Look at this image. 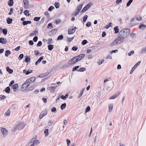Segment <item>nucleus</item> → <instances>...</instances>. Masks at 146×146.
Here are the masks:
<instances>
[{"label": "nucleus", "mask_w": 146, "mask_h": 146, "mask_svg": "<svg viewBox=\"0 0 146 146\" xmlns=\"http://www.w3.org/2000/svg\"><path fill=\"white\" fill-rule=\"evenodd\" d=\"M11 54V52L10 50H7L5 52V55L6 56L8 57Z\"/></svg>", "instance_id": "obj_30"}, {"label": "nucleus", "mask_w": 146, "mask_h": 146, "mask_svg": "<svg viewBox=\"0 0 146 146\" xmlns=\"http://www.w3.org/2000/svg\"><path fill=\"white\" fill-rule=\"evenodd\" d=\"M104 88L108 90H110L112 87L113 82L107 79L104 80Z\"/></svg>", "instance_id": "obj_2"}, {"label": "nucleus", "mask_w": 146, "mask_h": 146, "mask_svg": "<svg viewBox=\"0 0 146 146\" xmlns=\"http://www.w3.org/2000/svg\"><path fill=\"white\" fill-rule=\"evenodd\" d=\"M19 86L17 84H15L13 85L12 86V88L13 89V91L15 92L17 88H18Z\"/></svg>", "instance_id": "obj_18"}, {"label": "nucleus", "mask_w": 146, "mask_h": 146, "mask_svg": "<svg viewBox=\"0 0 146 146\" xmlns=\"http://www.w3.org/2000/svg\"><path fill=\"white\" fill-rule=\"evenodd\" d=\"M40 143V142L37 140H34L33 141V144H34V145H37L39 144Z\"/></svg>", "instance_id": "obj_32"}, {"label": "nucleus", "mask_w": 146, "mask_h": 146, "mask_svg": "<svg viewBox=\"0 0 146 146\" xmlns=\"http://www.w3.org/2000/svg\"><path fill=\"white\" fill-rule=\"evenodd\" d=\"M48 129H46L44 131V133H45V136H47L48 135Z\"/></svg>", "instance_id": "obj_41"}, {"label": "nucleus", "mask_w": 146, "mask_h": 146, "mask_svg": "<svg viewBox=\"0 0 146 146\" xmlns=\"http://www.w3.org/2000/svg\"><path fill=\"white\" fill-rule=\"evenodd\" d=\"M42 45V42L41 41H39L36 45L37 46H40Z\"/></svg>", "instance_id": "obj_56"}, {"label": "nucleus", "mask_w": 146, "mask_h": 146, "mask_svg": "<svg viewBox=\"0 0 146 146\" xmlns=\"http://www.w3.org/2000/svg\"><path fill=\"white\" fill-rule=\"evenodd\" d=\"M77 62V61H76L74 58L73 57L71 58L68 62V63L67 64H65V66L68 67L70 65L73 64H75Z\"/></svg>", "instance_id": "obj_5"}, {"label": "nucleus", "mask_w": 146, "mask_h": 146, "mask_svg": "<svg viewBox=\"0 0 146 146\" xmlns=\"http://www.w3.org/2000/svg\"><path fill=\"white\" fill-rule=\"evenodd\" d=\"M58 31V30L56 29H55L52 30L49 33L48 35L49 36H52L55 34Z\"/></svg>", "instance_id": "obj_9"}, {"label": "nucleus", "mask_w": 146, "mask_h": 146, "mask_svg": "<svg viewBox=\"0 0 146 146\" xmlns=\"http://www.w3.org/2000/svg\"><path fill=\"white\" fill-rule=\"evenodd\" d=\"M10 110H8L6 111L5 114L6 116H9L10 115Z\"/></svg>", "instance_id": "obj_36"}, {"label": "nucleus", "mask_w": 146, "mask_h": 146, "mask_svg": "<svg viewBox=\"0 0 146 146\" xmlns=\"http://www.w3.org/2000/svg\"><path fill=\"white\" fill-rule=\"evenodd\" d=\"M130 33V30L128 29H125L121 30L119 33V35L123 39L127 38Z\"/></svg>", "instance_id": "obj_1"}, {"label": "nucleus", "mask_w": 146, "mask_h": 146, "mask_svg": "<svg viewBox=\"0 0 146 146\" xmlns=\"http://www.w3.org/2000/svg\"><path fill=\"white\" fill-rule=\"evenodd\" d=\"M6 70L7 71L9 72V74H12L13 72V70L10 69L9 67H7L6 68Z\"/></svg>", "instance_id": "obj_25"}, {"label": "nucleus", "mask_w": 146, "mask_h": 146, "mask_svg": "<svg viewBox=\"0 0 146 146\" xmlns=\"http://www.w3.org/2000/svg\"><path fill=\"white\" fill-rule=\"evenodd\" d=\"M68 95H69L68 94H65V96L62 95L61 96H60L59 97L61 98L63 100H65L68 98Z\"/></svg>", "instance_id": "obj_19"}, {"label": "nucleus", "mask_w": 146, "mask_h": 146, "mask_svg": "<svg viewBox=\"0 0 146 146\" xmlns=\"http://www.w3.org/2000/svg\"><path fill=\"white\" fill-rule=\"evenodd\" d=\"M40 19L39 17H35L34 19V20L35 21H38Z\"/></svg>", "instance_id": "obj_55"}, {"label": "nucleus", "mask_w": 146, "mask_h": 146, "mask_svg": "<svg viewBox=\"0 0 146 146\" xmlns=\"http://www.w3.org/2000/svg\"><path fill=\"white\" fill-rule=\"evenodd\" d=\"M38 39V37L37 36H35L33 38V40L35 42H36L37 41Z\"/></svg>", "instance_id": "obj_59"}, {"label": "nucleus", "mask_w": 146, "mask_h": 146, "mask_svg": "<svg viewBox=\"0 0 146 146\" xmlns=\"http://www.w3.org/2000/svg\"><path fill=\"white\" fill-rule=\"evenodd\" d=\"M79 67V66H76L74 67L72 69V71L74 72V71H75Z\"/></svg>", "instance_id": "obj_54"}, {"label": "nucleus", "mask_w": 146, "mask_h": 146, "mask_svg": "<svg viewBox=\"0 0 146 146\" xmlns=\"http://www.w3.org/2000/svg\"><path fill=\"white\" fill-rule=\"evenodd\" d=\"M141 53L142 54H143L146 53V47L143 48L141 50Z\"/></svg>", "instance_id": "obj_38"}, {"label": "nucleus", "mask_w": 146, "mask_h": 146, "mask_svg": "<svg viewBox=\"0 0 146 146\" xmlns=\"http://www.w3.org/2000/svg\"><path fill=\"white\" fill-rule=\"evenodd\" d=\"M141 63V61H139L132 68L131 70L130 73V74H132L133 72L134 71L135 69L139 66Z\"/></svg>", "instance_id": "obj_12"}, {"label": "nucleus", "mask_w": 146, "mask_h": 146, "mask_svg": "<svg viewBox=\"0 0 146 146\" xmlns=\"http://www.w3.org/2000/svg\"><path fill=\"white\" fill-rule=\"evenodd\" d=\"M84 91V89H83L80 92V94L78 95V98H80L82 96L83 94V92Z\"/></svg>", "instance_id": "obj_49"}, {"label": "nucleus", "mask_w": 146, "mask_h": 146, "mask_svg": "<svg viewBox=\"0 0 146 146\" xmlns=\"http://www.w3.org/2000/svg\"><path fill=\"white\" fill-rule=\"evenodd\" d=\"M82 6L83 5L82 4H81L78 6L77 7V11L80 12L82 8Z\"/></svg>", "instance_id": "obj_28"}, {"label": "nucleus", "mask_w": 146, "mask_h": 146, "mask_svg": "<svg viewBox=\"0 0 146 146\" xmlns=\"http://www.w3.org/2000/svg\"><path fill=\"white\" fill-rule=\"evenodd\" d=\"M90 110V107L89 106H88L86 109V112H87L89 111Z\"/></svg>", "instance_id": "obj_62"}, {"label": "nucleus", "mask_w": 146, "mask_h": 146, "mask_svg": "<svg viewBox=\"0 0 146 146\" xmlns=\"http://www.w3.org/2000/svg\"><path fill=\"white\" fill-rule=\"evenodd\" d=\"M23 57H24V55L22 54H21L19 55V56L18 57V59L19 60H21L22 59H23Z\"/></svg>", "instance_id": "obj_48"}, {"label": "nucleus", "mask_w": 146, "mask_h": 146, "mask_svg": "<svg viewBox=\"0 0 146 146\" xmlns=\"http://www.w3.org/2000/svg\"><path fill=\"white\" fill-rule=\"evenodd\" d=\"M86 70V69L84 67H81L80 68L79 70H77V71L80 72H82Z\"/></svg>", "instance_id": "obj_35"}, {"label": "nucleus", "mask_w": 146, "mask_h": 146, "mask_svg": "<svg viewBox=\"0 0 146 146\" xmlns=\"http://www.w3.org/2000/svg\"><path fill=\"white\" fill-rule=\"evenodd\" d=\"M6 20L8 24H11L12 23L13 19L10 18H8Z\"/></svg>", "instance_id": "obj_26"}, {"label": "nucleus", "mask_w": 146, "mask_h": 146, "mask_svg": "<svg viewBox=\"0 0 146 146\" xmlns=\"http://www.w3.org/2000/svg\"><path fill=\"white\" fill-rule=\"evenodd\" d=\"M24 127V123L21 122H20L14 127L13 131H15L16 129L21 130L23 129Z\"/></svg>", "instance_id": "obj_4"}, {"label": "nucleus", "mask_w": 146, "mask_h": 146, "mask_svg": "<svg viewBox=\"0 0 146 146\" xmlns=\"http://www.w3.org/2000/svg\"><path fill=\"white\" fill-rule=\"evenodd\" d=\"M13 4V0H9L8 1V4L10 6H12Z\"/></svg>", "instance_id": "obj_34"}, {"label": "nucleus", "mask_w": 146, "mask_h": 146, "mask_svg": "<svg viewBox=\"0 0 146 146\" xmlns=\"http://www.w3.org/2000/svg\"><path fill=\"white\" fill-rule=\"evenodd\" d=\"M38 34V31L37 30H35L33 31L31 34L30 35V36H35L37 35Z\"/></svg>", "instance_id": "obj_16"}, {"label": "nucleus", "mask_w": 146, "mask_h": 146, "mask_svg": "<svg viewBox=\"0 0 146 146\" xmlns=\"http://www.w3.org/2000/svg\"><path fill=\"white\" fill-rule=\"evenodd\" d=\"M146 27V26L143 24L140 25L139 26L138 28L139 29L141 30H143Z\"/></svg>", "instance_id": "obj_24"}, {"label": "nucleus", "mask_w": 146, "mask_h": 146, "mask_svg": "<svg viewBox=\"0 0 146 146\" xmlns=\"http://www.w3.org/2000/svg\"><path fill=\"white\" fill-rule=\"evenodd\" d=\"M113 105L112 104H109V112L112 111L113 108Z\"/></svg>", "instance_id": "obj_21"}, {"label": "nucleus", "mask_w": 146, "mask_h": 146, "mask_svg": "<svg viewBox=\"0 0 146 146\" xmlns=\"http://www.w3.org/2000/svg\"><path fill=\"white\" fill-rule=\"evenodd\" d=\"M26 58H25V61L26 62H30L31 58H29L27 56H26Z\"/></svg>", "instance_id": "obj_39"}, {"label": "nucleus", "mask_w": 146, "mask_h": 146, "mask_svg": "<svg viewBox=\"0 0 146 146\" xmlns=\"http://www.w3.org/2000/svg\"><path fill=\"white\" fill-rule=\"evenodd\" d=\"M35 80V78L34 77H33L27 79L26 80L30 84V83L33 82Z\"/></svg>", "instance_id": "obj_14"}, {"label": "nucleus", "mask_w": 146, "mask_h": 146, "mask_svg": "<svg viewBox=\"0 0 146 146\" xmlns=\"http://www.w3.org/2000/svg\"><path fill=\"white\" fill-rule=\"evenodd\" d=\"M47 113V111L46 110L43 112L42 113H40L39 117L40 119H41L45 115H46Z\"/></svg>", "instance_id": "obj_15"}, {"label": "nucleus", "mask_w": 146, "mask_h": 146, "mask_svg": "<svg viewBox=\"0 0 146 146\" xmlns=\"http://www.w3.org/2000/svg\"><path fill=\"white\" fill-rule=\"evenodd\" d=\"M85 56V55L84 54H81L77 56H76L74 57L76 60L77 61V62L83 59Z\"/></svg>", "instance_id": "obj_8"}, {"label": "nucleus", "mask_w": 146, "mask_h": 146, "mask_svg": "<svg viewBox=\"0 0 146 146\" xmlns=\"http://www.w3.org/2000/svg\"><path fill=\"white\" fill-rule=\"evenodd\" d=\"M10 88L9 87H7L5 88V91L7 93H9L10 91Z\"/></svg>", "instance_id": "obj_40"}, {"label": "nucleus", "mask_w": 146, "mask_h": 146, "mask_svg": "<svg viewBox=\"0 0 146 146\" xmlns=\"http://www.w3.org/2000/svg\"><path fill=\"white\" fill-rule=\"evenodd\" d=\"M3 32L4 35H6L7 33V30L5 29H3Z\"/></svg>", "instance_id": "obj_51"}, {"label": "nucleus", "mask_w": 146, "mask_h": 146, "mask_svg": "<svg viewBox=\"0 0 146 146\" xmlns=\"http://www.w3.org/2000/svg\"><path fill=\"white\" fill-rule=\"evenodd\" d=\"M87 42V41L86 40H84L82 42V45H85Z\"/></svg>", "instance_id": "obj_57"}, {"label": "nucleus", "mask_w": 146, "mask_h": 146, "mask_svg": "<svg viewBox=\"0 0 146 146\" xmlns=\"http://www.w3.org/2000/svg\"><path fill=\"white\" fill-rule=\"evenodd\" d=\"M52 39H49L48 42V44H52Z\"/></svg>", "instance_id": "obj_63"}, {"label": "nucleus", "mask_w": 146, "mask_h": 146, "mask_svg": "<svg viewBox=\"0 0 146 146\" xmlns=\"http://www.w3.org/2000/svg\"><path fill=\"white\" fill-rule=\"evenodd\" d=\"M56 87L55 86H50L48 88V89L51 91H54Z\"/></svg>", "instance_id": "obj_29"}, {"label": "nucleus", "mask_w": 146, "mask_h": 146, "mask_svg": "<svg viewBox=\"0 0 146 146\" xmlns=\"http://www.w3.org/2000/svg\"><path fill=\"white\" fill-rule=\"evenodd\" d=\"M91 25V22H88L86 24V26L87 27H89Z\"/></svg>", "instance_id": "obj_64"}, {"label": "nucleus", "mask_w": 146, "mask_h": 146, "mask_svg": "<svg viewBox=\"0 0 146 146\" xmlns=\"http://www.w3.org/2000/svg\"><path fill=\"white\" fill-rule=\"evenodd\" d=\"M33 70H29L27 71L26 70H23V73L25 74L26 75H28L32 72Z\"/></svg>", "instance_id": "obj_17"}, {"label": "nucleus", "mask_w": 146, "mask_h": 146, "mask_svg": "<svg viewBox=\"0 0 146 146\" xmlns=\"http://www.w3.org/2000/svg\"><path fill=\"white\" fill-rule=\"evenodd\" d=\"M142 19V17L141 16H137V17H135V19L138 21H140L141 20V19Z\"/></svg>", "instance_id": "obj_50"}, {"label": "nucleus", "mask_w": 146, "mask_h": 146, "mask_svg": "<svg viewBox=\"0 0 146 146\" xmlns=\"http://www.w3.org/2000/svg\"><path fill=\"white\" fill-rule=\"evenodd\" d=\"M104 60H102L101 61L100 60L98 62V63L99 65H101L104 62Z\"/></svg>", "instance_id": "obj_53"}, {"label": "nucleus", "mask_w": 146, "mask_h": 146, "mask_svg": "<svg viewBox=\"0 0 146 146\" xmlns=\"http://www.w3.org/2000/svg\"><path fill=\"white\" fill-rule=\"evenodd\" d=\"M43 58L42 56L40 57L39 58L36 62L35 65H37L40 63L41 60H43Z\"/></svg>", "instance_id": "obj_20"}, {"label": "nucleus", "mask_w": 146, "mask_h": 146, "mask_svg": "<svg viewBox=\"0 0 146 146\" xmlns=\"http://www.w3.org/2000/svg\"><path fill=\"white\" fill-rule=\"evenodd\" d=\"M54 8V7L53 6H51L48 9V10L50 11H51Z\"/></svg>", "instance_id": "obj_60"}, {"label": "nucleus", "mask_w": 146, "mask_h": 146, "mask_svg": "<svg viewBox=\"0 0 146 146\" xmlns=\"http://www.w3.org/2000/svg\"><path fill=\"white\" fill-rule=\"evenodd\" d=\"M54 6L56 8L58 9L59 7V4L58 2H56L54 4Z\"/></svg>", "instance_id": "obj_43"}, {"label": "nucleus", "mask_w": 146, "mask_h": 146, "mask_svg": "<svg viewBox=\"0 0 146 146\" xmlns=\"http://www.w3.org/2000/svg\"><path fill=\"white\" fill-rule=\"evenodd\" d=\"M133 0H129L127 3L126 6L127 7L129 6L130 4L132 3Z\"/></svg>", "instance_id": "obj_47"}, {"label": "nucleus", "mask_w": 146, "mask_h": 146, "mask_svg": "<svg viewBox=\"0 0 146 146\" xmlns=\"http://www.w3.org/2000/svg\"><path fill=\"white\" fill-rule=\"evenodd\" d=\"M74 38V37H73L70 38H68L67 39V41L68 42H70L72 41L73 40Z\"/></svg>", "instance_id": "obj_58"}, {"label": "nucleus", "mask_w": 146, "mask_h": 146, "mask_svg": "<svg viewBox=\"0 0 146 146\" xmlns=\"http://www.w3.org/2000/svg\"><path fill=\"white\" fill-rule=\"evenodd\" d=\"M1 43L3 44H5L7 42V40L4 38H1Z\"/></svg>", "instance_id": "obj_23"}, {"label": "nucleus", "mask_w": 146, "mask_h": 146, "mask_svg": "<svg viewBox=\"0 0 146 146\" xmlns=\"http://www.w3.org/2000/svg\"><path fill=\"white\" fill-rule=\"evenodd\" d=\"M29 11L28 10H25L24 12V14L26 15H27V16H29L30 15V14H28V15L27 14V13H29Z\"/></svg>", "instance_id": "obj_44"}, {"label": "nucleus", "mask_w": 146, "mask_h": 146, "mask_svg": "<svg viewBox=\"0 0 146 146\" xmlns=\"http://www.w3.org/2000/svg\"><path fill=\"white\" fill-rule=\"evenodd\" d=\"M88 16L87 15H85L84 17L83 18V21L84 22H85L86 21L88 18Z\"/></svg>", "instance_id": "obj_52"}, {"label": "nucleus", "mask_w": 146, "mask_h": 146, "mask_svg": "<svg viewBox=\"0 0 146 146\" xmlns=\"http://www.w3.org/2000/svg\"><path fill=\"white\" fill-rule=\"evenodd\" d=\"M31 23V21H25L23 23V24L24 25H25L28 24H30Z\"/></svg>", "instance_id": "obj_31"}, {"label": "nucleus", "mask_w": 146, "mask_h": 146, "mask_svg": "<svg viewBox=\"0 0 146 146\" xmlns=\"http://www.w3.org/2000/svg\"><path fill=\"white\" fill-rule=\"evenodd\" d=\"M119 92H117L116 94L112 96H111L109 99L110 100L111 99H113L116 98L117 97L119 94Z\"/></svg>", "instance_id": "obj_22"}, {"label": "nucleus", "mask_w": 146, "mask_h": 146, "mask_svg": "<svg viewBox=\"0 0 146 146\" xmlns=\"http://www.w3.org/2000/svg\"><path fill=\"white\" fill-rule=\"evenodd\" d=\"M124 40V39L118 35V37L113 41V43L115 45L120 44L123 42Z\"/></svg>", "instance_id": "obj_3"}, {"label": "nucleus", "mask_w": 146, "mask_h": 146, "mask_svg": "<svg viewBox=\"0 0 146 146\" xmlns=\"http://www.w3.org/2000/svg\"><path fill=\"white\" fill-rule=\"evenodd\" d=\"M63 36L62 35H61L58 36V37L57 38V40H61L63 39Z\"/></svg>", "instance_id": "obj_45"}, {"label": "nucleus", "mask_w": 146, "mask_h": 146, "mask_svg": "<svg viewBox=\"0 0 146 146\" xmlns=\"http://www.w3.org/2000/svg\"><path fill=\"white\" fill-rule=\"evenodd\" d=\"M1 132L4 137H5L8 134L7 130L5 128H2L1 129Z\"/></svg>", "instance_id": "obj_11"}, {"label": "nucleus", "mask_w": 146, "mask_h": 146, "mask_svg": "<svg viewBox=\"0 0 146 146\" xmlns=\"http://www.w3.org/2000/svg\"><path fill=\"white\" fill-rule=\"evenodd\" d=\"M51 111L52 112L56 113L57 111L56 108L54 107H53L51 109Z\"/></svg>", "instance_id": "obj_42"}, {"label": "nucleus", "mask_w": 146, "mask_h": 146, "mask_svg": "<svg viewBox=\"0 0 146 146\" xmlns=\"http://www.w3.org/2000/svg\"><path fill=\"white\" fill-rule=\"evenodd\" d=\"M79 12L77 11H75L73 13L72 15H74V16H76L79 14Z\"/></svg>", "instance_id": "obj_46"}, {"label": "nucleus", "mask_w": 146, "mask_h": 146, "mask_svg": "<svg viewBox=\"0 0 146 146\" xmlns=\"http://www.w3.org/2000/svg\"><path fill=\"white\" fill-rule=\"evenodd\" d=\"M54 46L52 44H49L48 46V49L49 50H52Z\"/></svg>", "instance_id": "obj_37"}, {"label": "nucleus", "mask_w": 146, "mask_h": 146, "mask_svg": "<svg viewBox=\"0 0 146 146\" xmlns=\"http://www.w3.org/2000/svg\"><path fill=\"white\" fill-rule=\"evenodd\" d=\"M92 5V3H90L86 5L84 8L82 9L81 12L82 13L84 12L88 9L91 7Z\"/></svg>", "instance_id": "obj_7"}, {"label": "nucleus", "mask_w": 146, "mask_h": 146, "mask_svg": "<svg viewBox=\"0 0 146 146\" xmlns=\"http://www.w3.org/2000/svg\"><path fill=\"white\" fill-rule=\"evenodd\" d=\"M29 84L28 83L27 80L22 85L21 90L22 91L26 90L29 86Z\"/></svg>", "instance_id": "obj_6"}, {"label": "nucleus", "mask_w": 146, "mask_h": 146, "mask_svg": "<svg viewBox=\"0 0 146 146\" xmlns=\"http://www.w3.org/2000/svg\"><path fill=\"white\" fill-rule=\"evenodd\" d=\"M66 106V103H64L62 104L60 106V108L62 110L64 109Z\"/></svg>", "instance_id": "obj_33"}, {"label": "nucleus", "mask_w": 146, "mask_h": 146, "mask_svg": "<svg viewBox=\"0 0 146 146\" xmlns=\"http://www.w3.org/2000/svg\"><path fill=\"white\" fill-rule=\"evenodd\" d=\"M23 2L25 5V8L28 9L29 7V1L28 0H23Z\"/></svg>", "instance_id": "obj_13"}, {"label": "nucleus", "mask_w": 146, "mask_h": 146, "mask_svg": "<svg viewBox=\"0 0 146 146\" xmlns=\"http://www.w3.org/2000/svg\"><path fill=\"white\" fill-rule=\"evenodd\" d=\"M78 49V47L76 46H74L72 48V50L73 51H76Z\"/></svg>", "instance_id": "obj_61"}, {"label": "nucleus", "mask_w": 146, "mask_h": 146, "mask_svg": "<svg viewBox=\"0 0 146 146\" xmlns=\"http://www.w3.org/2000/svg\"><path fill=\"white\" fill-rule=\"evenodd\" d=\"M76 28V27H73L68 30V34L71 35L74 33L75 31Z\"/></svg>", "instance_id": "obj_10"}, {"label": "nucleus", "mask_w": 146, "mask_h": 146, "mask_svg": "<svg viewBox=\"0 0 146 146\" xmlns=\"http://www.w3.org/2000/svg\"><path fill=\"white\" fill-rule=\"evenodd\" d=\"M114 30L115 31V33L117 34L118 33L119 31V29L118 26H116L114 28Z\"/></svg>", "instance_id": "obj_27"}]
</instances>
